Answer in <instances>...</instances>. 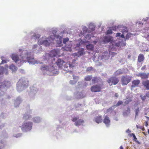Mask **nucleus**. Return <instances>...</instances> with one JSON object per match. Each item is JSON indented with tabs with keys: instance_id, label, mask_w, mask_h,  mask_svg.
<instances>
[{
	"instance_id": "f257e3e1",
	"label": "nucleus",
	"mask_w": 149,
	"mask_h": 149,
	"mask_svg": "<svg viewBox=\"0 0 149 149\" xmlns=\"http://www.w3.org/2000/svg\"><path fill=\"white\" fill-rule=\"evenodd\" d=\"M33 123L30 121H24L21 127L22 130L25 131H30L32 129Z\"/></svg>"
},
{
	"instance_id": "f03ea898",
	"label": "nucleus",
	"mask_w": 149,
	"mask_h": 149,
	"mask_svg": "<svg viewBox=\"0 0 149 149\" xmlns=\"http://www.w3.org/2000/svg\"><path fill=\"white\" fill-rule=\"evenodd\" d=\"M11 85V83L10 81H5L0 83V90L6 91Z\"/></svg>"
},
{
	"instance_id": "7ed1b4c3",
	"label": "nucleus",
	"mask_w": 149,
	"mask_h": 149,
	"mask_svg": "<svg viewBox=\"0 0 149 149\" xmlns=\"http://www.w3.org/2000/svg\"><path fill=\"white\" fill-rule=\"evenodd\" d=\"M132 77L129 75H126L122 77L121 81L122 85H126L130 82Z\"/></svg>"
},
{
	"instance_id": "20e7f679",
	"label": "nucleus",
	"mask_w": 149,
	"mask_h": 149,
	"mask_svg": "<svg viewBox=\"0 0 149 149\" xmlns=\"http://www.w3.org/2000/svg\"><path fill=\"white\" fill-rule=\"evenodd\" d=\"M54 40V38H52L51 36L50 38L49 37L46 40L43 41L42 40H39L38 42H40V45L43 44L45 46H47L49 45L50 43L52 42Z\"/></svg>"
},
{
	"instance_id": "39448f33",
	"label": "nucleus",
	"mask_w": 149,
	"mask_h": 149,
	"mask_svg": "<svg viewBox=\"0 0 149 149\" xmlns=\"http://www.w3.org/2000/svg\"><path fill=\"white\" fill-rule=\"evenodd\" d=\"M119 80L118 78L116 77H113L109 78L107 81V82L109 84L111 83L110 86L112 85H116L119 82Z\"/></svg>"
},
{
	"instance_id": "423d86ee",
	"label": "nucleus",
	"mask_w": 149,
	"mask_h": 149,
	"mask_svg": "<svg viewBox=\"0 0 149 149\" xmlns=\"http://www.w3.org/2000/svg\"><path fill=\"white\" fill-rule=\"evenodd\" d=\"M102 89L100 85H96L92 86L91 90L92 92H96L100 91Z\"/></svg>"
},
{
	"instance_id": "0eeeda50",
	"label": "nucleus",
	"mask_w": 149,
	"mask_h": 149,
	"mask_svg": "<svg viewBox=\"0 0 149 149\" xmlns=\"http://www.w3.org/2000/svg\"><path fill=\"white\" fill-rule=\"evenodd\" d=\"M49 55L52 57L57 56H60V51L58 49H53L50 52Z\"/></svg>"
},
{
	"instance_id": "6e6552de",
	"label": "nucleus",
	"mask_w": 149,
	"mask_h": 149,
	"mask_svg": "<svg viewBox=\"0 0 149 149\" xmlns=\"http://www.w3.org/2000/svg\"><path fill=\"white\" fill-rule=\"evenodd\" d=\"M79 118V117H75L73 118L72 120V121L75 122V125L76 126H78L84 123V120L81 119H79L77 121H76Z\"/></svg>"
},
{
	"instance_id": "1a4fd4ad",
	"label": "nucleus",
	"mask_w": 149,
	"mask_h": 149,
	"mask_svg": "<svg viewBox=\"0 0 149 149\" xmlns=\"http://www.w3.org/2000/svg\"><path fill=\"white\" fill-rule=\"evenodd\" d=\"M56 63L57 65L59 68H61L63 65H65V61L63 60H61L60 59H58L57 61L56 62ZM64 67L63 68L65 69V70L67 71L68 70H66L65 68V65H64L63 66Z\"/></svg>"
},
{
	"instance_id": "9d476101",
	"label": "nucleus",
	"mask_w": 149,
	"mask_h": 149,
	"mask_svg": "<svg viewBox=\"0 0 149 149\" xmlns=\"http://www.w3.org/2000/svg\"><path fill=\"white\" fill-rule=\"evenodd\" d=\"M140 83V81L139 79H136L133 80L132 82V84L131 87V89L132 90L135 87H139Z\"/></svg>"
},
{
	"instance_id": "9b49d317",
	"label": "nucleus",
	"mask_w": 149,
	"mask_h": 149,
	"mask_svg": "<svg viewBox=\"0 0 149 149\" xmlns=\"http://www.w3.org/2000/svg\"><path fill=\"white\" fill-rule=\"evenodd\" d=\"M11 57L13 60L15 62H17L19 60V56L17 54H12L11 56Z\"/></svg>"
},
{
	"instance_id": "f8f14e48",
	"label": "nucleus",
	"mask_w": 149,
	"mask_h": 149,
	"mask_svg": "<svg viewBox=\"0 0 149 149\" xmlns=\"http://www.w3.org/2000/svg\"><path fill=\"white\" fill-rule=\"evenodd\" d=\"M149 75V74H146V73H139L138 75V77H141V79H146L148 78Z\"/></svg>"
},
{
	"instance_id": "ddd939ff",
	"label": "nucleus",
	"mask_w": 149,
	"mask_h": 149,
	"mask_svg": "<svg viewBox=\"0 0 149 149\" xmlns=\"http://www.w3.org/2000/svg\"><path fill=\"white\" fill-rule=\"evenodd\" d=\"M57 32V29H53L52 30V33L53 34V35H51L49 37L50 38L51 36V38H54V39L55 38H58L59 37V36L58 34H56V33Z\"/></svg>"
},
{
	"instance_id": "4468645a",
	"label": "nucleus",
	"mask_w": 149,
	"mask_h": 149,
	"mask_svg": "<svg viewBox=\"0 0 149 149\" xmlns=\"http://www.w3.org/2000/svg\"><path fill=\"white\" fill-rule=\"evenodd\" d=\"M110 122L109 118L107 116H105V118L104 119L103 122L106 124L107 126H108L109 125Z\"/></svg>"
},
{
	"instance_id": "2eb2a0df",
	"label": "nucleus",
	"mask_w": 149,
	"mask_h": 149,
	"mask_svg": "<svg viewBox=\"0 0 149 149\" xmlns=\"http://www.w3.org/2000/svg\"><path fill=\"white\" fill-rule=\"evenodd\" d=\"M143 85L147 90H149V80H146L142 81Z\"/></svg>"
},
{
	"instance_id": "dca6fc26",
	"label": "nucleus",
	"mask_w": 149,
	"mask_h": 149,
	"mask_svg": "<svg viewBox=\"0 0 149 149\" xmlns=\"http://www.w3.org/2000/svg\"><path fill=\"white\" fill-rule=\"evenodd\" d=\"M102 116H99L96 117L95 118V121L97 123H99L102 122Z\"/></svg>"
},
{
	"instance_id": "f3484780",
	"label": "nucleus",
	"mask_w": 149,
	"mask_h": 149,
	"mask_svg": "<svg viewBox=\"0 0 149 149\" xmlns=\"http://www.w3.org/2000/svg\"><path fill=\"white\" fill-rule=\"evenodd\" d=\"M102 79L100 77H95L92 79V82L94 83H98L99 81H101Z\"/></svg>"
},
{
	"instance_id": "a211bd4d",
	"label": "nucleus",
	"mask_w": 149,
	"mask_h": 149,
	"mask_svg": "<svg viewBox=\"0 0 149 149\" xmlns=\"http://www.w3.org/2000/svg\"><path fill=\"white\" fill-rule=\"evenodd\" d=\"M144 57L143 55L141 54L138 56V61L139 62H141L144 60Z\"/></svg>"
},
{
	"instance_id": "6ab92c4d",
	"label": "nucleus",
	"mask_w": 149,
	"mask_h": 149,
	"mask_svg": "<svg viewBox=\"0 0 149 149\" xmlns=\"http://www.w3.org/2000/svg\"><path fill=\"white\" fill-rule=\"evenodd\" d=\"M31 117V115L26 113L24 115L23 118L24 120H27L29 119Z\"/></svg>"
},
{
	"instance_id": "aec40b11",
	"label": "nucleus",
	"mask_w": 149,
	"mask_h": 149,
	"mask_svg": "<svg viewBox=\"0 0 149 149\" xmlns=\"http://www.w3.org/2000/svg\"><path fill=\"white\" fill-rule=\"evenodd\" d=\"M130 112V109L129 107H128L127 109L123 112V114L124 116H127Z\"/></svg>"
},
{
	"instance_id": "412c9836",
	"label": "nucleus",
	"mask_w": 149,
	"mask_h": 149,
	"mask_svg": "<svg viewBox=\"0 0 149 149\" xmlns=\"http://www.w3.org/2000/svg\"><path fill=\"white\" fill-rule=\"evenodd\" d=\"M86 47L88 50L92 51L94 49V46L92 44H89L87 45Z\"/></svg>"
},
{
	"instance_id": "4be33fe9",
	"label": "nucleus",
	"mask_w": 149,
	"mask_h": 149,
	"mask_svg": "<svg viewBox=\"0 0 149 149\" xmlns=\"http://www.w3.org/2000/svg\"><path fill=\"white\" fill-rule=\"evenodd\" d=\"M76 60H73L72 61V62L71 63H69V67L70 68H72L75 67L76 65Z\"/></svg>"
},
{
	"instance_id": "5701e85b",
	"label": "nucleus",
	"mask_w": 149,
	"mask_h": 149,
	"mask_svg": "<svg viewBox=\"0 0 149 149\" xmlns=\"http://www.w3.org/2000/svg\"><path fill=\"white\" fill-rule=\"evenodd\" d=\"M63 50H65V51H70L71 50V48L70 46L69 47H67V46L65 45L64 47H63L62 48Z\"/></svg>"
},
{
	"instance_id": "b1692460",
	"label": "nucleus",
	"mask_w": 149,
	"mask_h": 149,
	"mask_svg": "<svg viewBox=\"0 0 149 149\" xmlns=\"http://www.w3.org/2000/svg\"><path fill=\"white\" fill-rule=\"evenodd\" d=\"M10 68L11 70L12 71H16L17 69V68L14 65L12 64L10 65Z\"/></svg>"
},
{
	"instance_id": "393cba45",
	"label": "nucleus",
	"mask_w": 149,
	"mask_h": 149,
	"mask_svg": "<svg viewBox=\"0 0 149 149\" xmlns=\"http://www.w3.org/2000/svg\"><path fill=\"white\" fill-rule=\"evenodd\" d=\"M78 54L79 56H81L84 55L85 54L84 49H82L81 50L79 51L78 52Z\"/></svg>"
},
{
	"instance_id": "a878e982",
	"label": "nucleus",
	"mask_w": 149,
	"mask_h": 149,
	"mask_svg": "<svg viewBox=\"0 0 149 149\" xmlns=\"http://www.w3.org/2000/svg\"><path fill=\"white\" fill-rule=\"evenodd\" d=\"M33 121L36 123H38L40 121V119L39 117H36L33 118Z\"/></svg>"
},
{
	"instance_id": "bb28decb",
	"label": "nucleus",
	"mask_w": 149,
	"mask_h": 149,
	"mask_svg": "<svg viewBox=\"0 0 149 149\" xmlns=\"http://www.w3.org/2000/svg\"><path fill=\"white\" fill-rule=\"evenodd\" d=\"M92 78V76L91 75H88L86 77L84 78V80L86 81H90Z\"/></svg>"
},
{
	"instance_id": "cd10ccee",
	"label": "nucleus",
	"mask_w": 149,
	"mask_h": 149,
	"mask_svg": "<svg viewBox=\"0 0 149 149\" xmlns=\"http://www.w3.org/2000/svg\"><path fill=\"white\" fill-rule=\"evenodd\" d=\"M40 35L39 34H36L34 33L32 37V39H36L40 38Z\"/></svg>"
},
{
	"instance_id": "c85d7f7f",
	"label": "nucleus",
	"mask_w": 149,
	"mask_h": 149,
	"mask_svg": "<svg viewBox=\"0 0 149 149\" xmlns=\"http://www.w3.org/2000/svg\"><path fill=\"white\" fill-rule=\"evenodd\" d=\"M115 108V105H114L112 107H110L107 110V113L109 112L112 111L113 109Z\"/></svg>"
},
{
	"instance_id": "c756f323",
	"label": "nucleus",
	"mask_w": 149,
	"mask_h": 149,
	"mask_svg": "<svg viewBox=\"0 0 149 149\" xmlns=\"http://www.w3.org/2000/svg\"><path fill=\"white\" fill-rule=\"evenodd\" d=\"M132 100L130 98L126 100L124 102L125 105L128 104Z\"/></svg>"
},
{
	"instance_id": "7c9ffc66",
	"label": "nucleus",
	"mask_w": 149,
	"mask_h": 149,
	"mask_svg": "<svg viewBox=\"0 0 149 149\" xmlns=\"http://www.w3.org/2000/svg\"><path fill=\"white\" fill-rule=\"evenodd\" d=\"M111 40V39L110 38L108 37H105L104 38V42H109Z\"/></svg>"
},
{
	"instance_id": "2f4dec72",
	"label": "nucleus",
	"mask_w": 149,
	"mask_h": 149,
	"mask_svg": "<svg viewBox=\"0 0 149 149\" xmlns=\"http://www.w3.org/2000/svg\"><path fill=\"white\" fill-rule=\"evenodd\" d=\"M123 103V102L122 101L119 100L118 102L116 104V105H115V106H116V107H118L120 105L122 104Z\"/></svg>"
},
{
	"instance_id": "473e14b6",
	"label": "nucleus",
	"mask_w": 149,
	"mask_h": 149,
	"mask_svg": "<svg viewBox=\"0 0 149 149\" xmlns=\"http://www.w3.org/2000/svg\"><path fill=\"white\" fill-rule=\"evenodd\" d=\"M3 68L2 67H0V75H2L3 74Z\"/></svg>"
},
{
	"instance_id": "72a5a7b5",
	"label": "nucleus",
	"mask_w": 149,
	"mask_h": 149,
	"mask_svg": "<svg viewBox=\"0 0 149 149\" xmlns=\"http://www.w3.org/2000/svg\"><path fill=\"white\" fill-rule=\"evenodd\" d=\"M139 108H138L137 109H136L135 110L136 116H138V113H139Z\"/></svg>"
},
{
	"instance_id": "f704fd0d",
	"label": "nucleus",
	"mask_w": 149,
	"mask_h": 149,
	"mask_svg": "<svg viewBox=\"0 0 149 149\" xmlns=\"http://www.w3.org/2000/svg\"><path fill=\"white\" fill-rule=\"evenodd\" d=\"M69 39L68 38H64L63 40V43L65 44L66 42L68 41Z\"/></svg>"
},
{
	"instance_id": "c9c22d12",
	"label": "nucleus",
	"mask_w": 149,
	"mask_h": 149,
	"mask_svg": "<svg viewBox=\"0 0 149 149\" xmlns=\"http://www.w3.org/2000/svg\"><path fill=\"white\" fill-rule=\"evenodd\" d=\"M85 37L86 39L90 40L91 38V37L90 35L88 34L85 36Z\"/></svg>"
},
{
	"instance_id": "e433bc0d",
	"label": "nucleus",
	"mask_w": 149,
	"mask_h": 149,
	"mask_svg": "<svg viewBox=\"0 0 149 149\" xmlns=\"http://www.w3.org/2000/svg\"><path fill=\"white\" fill-rule=\"evenodd\" d=\"M107 34H111L112 33V31L111 29H109L108 30L107 32Z\"/></svg>"
},
{
	"instance_id": "4c0bfd02",
	"label": "nucleus",
	"mask_w": 149,
	"mask_h": 149,
	"mask_svg": "<svg viewBox=\"0 0 149 149\" xmlns=\"http://www.w3.org/2000/svg\"><path fill=\"white\" fill-rule=\"evenodd\" d=\"M131 34L130 33H128L126 36V38L128 39L131 37Z\"/></svg>"
},
{
	"instance_id": "58836bf2",
	"label": "nucleus",
	"mask_w": 149,
	"mask_h": 149,
	"mask_svg": "<svg viewBox=\"0 0 149 149\" xmlns=\"http://www.w3.org/2000/svg\"><path fill=\"white\" fill-rule=\"evenodd\" d=\"M72 55L74 57H75V56H78V57H79V55L78 54V52L77 53H75L73 54H72Z\"/></svg>"
},
{
	"instance_id": "ea45409f",
	"label": "nucleus",
	"mask_w": 149,
	"mask_h": 149,
	"mask_svg": "<svg viewBox=\"0 0 149 149\" xmlns=\"http://www.w3.org/2000/svg\"><path fill=\"white\" fill-rule=\"evenodd\" d=\"M93 69V68L92 67H88L87 69V71H91Z\"/></svg>"
},
{
	"instance_id": "a19ab883",
	"label": "nucleus",
	"mask_w": 149,
	"mask_h": 149,
	"mask_svg": "<svg viewBox=\"0 0 149 149\" xmlns=\"http://www.w3.org/2000/svg\"><path fill=\"white\" fill-rule=\"evenodd\" d=\"M132 135L134 138V140L135 141H136V140L137 139V138L136 137L135 135L133 133L132 134Z\"/></svg>"
},
{
	"instance_id": "79ce46f5",
	"label": "nucleus",
	"mask_w": 149,
	"mask_h": 149,
	"mask_svg": "<svg viewBox=\"0 0 149 149\" xmlns=\"http://www.w3.org/2000/svg\"><path fill=\"white\" fill-rule=\"evenodd\" d=\"M140 97H141V99L142 100H145L146 98V96H142V95H141Z\"/></svg>"
},
{
	"instance_id": "37998d69",
	"label": "nucleus",
	"mask_w": 149,
	"mask_h": 149,
	"mask_svg": "<svg viewBox=\"0 0 149 149\" xmlns=\"http://www.w3.org/2000/svg\"><path fill=\"white\" fill-rule=\"evenodd\" d=\"M3 57H1V58L2 59V62H1V63L2 64H4L5 63H6V61L5 60H3Z\"/></svg>"
},
{
	"instance_id": "c03bdc74",
	"label": "nucleus",
	"mask_w": 149,
	"mask_h": 149,
	"mask_svg": "<svg viewBox=\"0 0 149 149\" xmlns=\"http://www.w3.org/2000/svg\"><path fill=\"white\" fill-rule=\"evenodd\" d=\"M116 26H113V27H112V30H113V31H116Z\"/></svg>"
},
{
	"instance_id": "a18cd8bd",
	"label": "nucleus",
	"mask_w": 149,
	"mask_h": 149,
	"mask_svg": "<svg viewBox=\"0 0 149 149\" xmlns=\"http://www.w3.org/2000/svg\"><path fill=\"white\" fill-rule=\"evenodd\" d=\"M47 66H44V67H42L41 68V70H45L47 69Z\"/></svg>"
},
{
	"instance_id": "49530a36",
	"label": "nucleus",
	"mask_w": 149,
	"mask_h": 149,
	"mask_svg": "<svg viewBox=\"0 0 149 149\" xmlns=\"http://www.w3.org/2000/svg\"><path fill=\"white\" fill-rule=\"evenodd\" d=\"M3 143L2 142H0V149H1V147H3Z\"/></svg>"
},
{
	"instance_id": "de8ad7c7",
	"label": "nucleus",
	"mask_w": 149,
	"mask_h": 149,
	"mask_svg": "<svg viewBox=\"0 0 149 149\" xmlns=\"http://www.w3.org/2000/svg\"><path fill=\"white\" fill-rule=\"evenodd\" d=\"M120 33H118L116 34V37H117L119 36H120Z\"/></svg>"
},
{
	"instance_id": "09e8293b",
	"label": "nucleus",
	"mask_w": 149,
	"mask_h": 149,
	"mask_svg": "<svg viewBox=\"0 0 149 149\" xmlns=\"http://www.w3.org/2000/svg\"><path fill=\"white\" fill-rule=\"evenodd\" d=\"M76 82V81H72V80L70 81V84H74Z\"/></svg>"
},
{
	"instance_id": "8fccbe9b",
	"label": "nucleus",
	"mask_w": 149,
	"mask_h": 149,
	"mask_svg": "<svg viewBox=\"0 0 149 149\" xmlns=\"http://www.w3.org/2000/svg\"><path fill=\"white\" fill-rule=\"evenodd\" d=\"M4 94V92L3 91L1 92V93H0V96H2Z\"/></svg>"
},
{
	"instance_id": "3c124183",
	"label": "nucleus",
	"mask_w": 149,
	"mask_h": 149,
	"mask_svg": "<svg viewBox=\"0 0 149 149\" xmlns=\"http://www.w3.org/2000/svg\"><path fill=\"white\" fill-rule=\"evenodd\" d=\"M146 68V65H144V66H143L141 68V70H143L144 69H145V68Z\"/></svg>"
},
{
	"instance_id": "603ef678",
	"label": "nucleus",
	"mask_w": 149,
	"mask_h": 149,
	"mask_svg": "<svg viewBox=\"0 0 149 149\" xmlns=\"http://www.w3.org/2000/svg\"><path fill=\"white\" fill-rule=\"evenodd\" d=\"M37 45H34L33 46V49H35L37 47Z\"/></svg>"
},
{
	"instance_id": "864d4df0",
	"label": "nucleus",
	"mask_w": 149,
	"mask_h": 149,
	"mask_svg": "<svg viewBox=\"0 0 149 149\" xmlns=\"http://www.w3.org/2000/svg\"><path fill=\"white\" fill-rule=\"evenodd\" d=\"M83 30L84 31H86L87 30V28L86 27L83 28Z\"/></svg>"
},
{
	"instance_id": "5fc2aeb1",
	"label": "nucleus",
	"mask_w": 149,
	"mask_h": 149,
	"mask_svg": "<svg viewBox=\"0 0 149 149\" xmlns=\"http://www.w3.org/2000/svg\"><path fill=\"white\" fill-rule=\"evenodd\" d=\"M120 36L122 38H125V36L123 34H122V35H120Z\"/></svg>"
},
{
	"instance_id": "6e6d98bb",
	"label": "nucleus",
	"mask_w": 149,
	"mask_h": 149,
	"mask_svg": "<svg viewBox=\"0 0 149 149\" xmlns=\"http://www.w3.org/2000/svg\"><path fill=\"white\" fill-rule=\"evenodd\" d=\"M146 95L147 97H149V92L146 93Z\"/></svg>"
},
{
	"instance_id": "4d7b16f0",
	"label": "nucleus",
	"mask_w": 149,
	"mask_h": 149,
	"mask_svg": "<svg viewBox=\"0 0 149 149\" xmlns=\"http://www.w3.org/2000/svg\"><path fill=\"white\" fill-rule=\"evenodd\" d=\"M115 96L118 97V94L117 93H116L115 94Z\"/></svg>"
},
{
	"instance_id": "13d9d810",
	"label": "nucleus",
	"mask_w": 149,
	"mask_h": 149,
	"mask_svg": "<svg viewBox=\"0 0 149 149\" xmlns=\"http://www.w3.org/2000/svg\"><path fill=\"white\" fill-rule=\"evenodd\" d=\"M148 125V123L147 122H146V124H145V126L146 127H147Z\"/></svg>"
},
{
	"instance_id": "bf43d9fd",
	"label": "nucleus",
	"mask_w": 149,
	"mask_h": 149,
	"mask_svg": "<svg viewBox=\"0 0 149 149\" xmlns=\"http://www.w3.org/2000/svg\"><path fill=\"white\" fill-rule=\"evenodd\" d=\"M130 130H129V129H128L127 130V131H126V132H128V133H129V132H130Z\"/></svg>"
},
{
	"instance_id": "052dcab7",
	"label": "nucleus",
	"mask_w": 149,
	"mask_h": 149,
	"mask_svg": "<svg viewBox=\"0 0 149 149\" xmlns=\"http://www.w3.org/2000/svg\"><path fill=\"white\" fill-rule=\"evenodd\" d=\"M73 78L74 79L75 78V77H77L76 76H73Z\"/></svg>"
},
{
	"instance_id": "680f3d73",
	"label": "nucleus",
	"mask_w": 149,
	"mask_h": 149,
	"mask_svg": "<svg viewBox=\"0 0 149 149\" xmlns=\"http://www.w3.org/2000/svg\"><path fill=\"white\" fill-rule=\"evenodd\" d=\"M26 59H27V60H29V59H28V56H27L26 57Z\"/></svg>"
},
{
	"instance_id": "e2e57ef3",
	"label": "nucleus",
	"mask_w": 149,
	"mask_h": 149,
	"mask_svg": "<svg viewBox=\"0 0 149 149\" xmlns=\"http://www.w3.org/2000/svg\"><path fill=\"white\" fill-rule=\"evenodd\" d=\"M147 37L148 38H149V35H148L147 36Z\"/></svg>"
},
{
	"instance_id": "0e129e2a",
	"label": "nucleus",
	"mask_w": 149,
	"mask_h": 149,
	"mask_svg": "<svg viewBox=\"0 0 149 149\" xmlns=\"http://www.w3.org/2000/svg\"><path fill=\"white\" fill-rule=\"evenodd\" d=\"M94 28H95V27H94V28H93V29H92V30H94Z\"/></svg>"
},
{
	"instance_id": "69168bd1",
	"label": "nucleus",
	"mask_w": 149,
	"mask_h": 149,
	"mask_svg": "<svg viewBox=\"0 0 149 149\" xmlns=\"http://www.w3.org/2000/svg\"><path fill=\"white\" fill-rule=\"evenodd\" d=\"M148 132L149 133V130H148Z\"/></svg>"
},
{
	"instance_id": "338daca9",
	"label": "nucleus",
	"mask_w": 149,
	"mask_h": 149,
	"mask_svg": "<svg viewBox=\"0 0 149 149\" xmlns=\"http://www.w3.org/2000/svg\"><path fill=\"white\" fill-rule=\"evenodd\" d=\"M19 51H21L20 49H19Z\"/></svg>"
},
{
	"instance_id": "774afa93",
	"label": "nucleus",
	"mask_w": 149,
	"mask_h": 149,
	"mask_svg": "<svg viewBox=\"0 0 149 149\" xmlns=\"http://www.w3.org/2000/svg\"><path fill=\"white\" fill-rule=\"evenodd\" d=\"M94 42H95V43L96 42H95V41H94Z\"/></svg>"
}]
</instances>
